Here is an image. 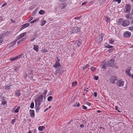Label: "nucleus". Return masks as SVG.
I'll return each mask as SVG.
<instances>
[{
	"label": "nucleus",
	"instance_id": "f257e3e1",
	"mask_svg": "<svg viewBox=\"0 0 133 133\" xmlns=\"http://www.w3.org/2000/svg\"><path fill=\"white\" fill-rule=\"evenodd\" d=\"M131 5L129 4H126L124 8V13H129L131 10Z\"/></svg>",
	"mask_w": 133,
	"mask_h": 133
},
{
	"label": "nucleus",
	"instance_id": "f03ea898",
	"mask_svg": "<svg viewBox=\"0 0 133 133\" xmlns=\"http://www.w3.org/2000/svg\"><path fill=\"white\" fill-rule=\"evenodd\" d=\"M43 96L40 95L37 99L35 100V103L37 104H41V103L43 101Z\"/></svg>",
	"mask_w": 133,
	"mask_h": 133
},
{
	"label": "nucleus",
	"instance_id": "7ed1b4c3",
	"mask_svg": "<svg viewBox=\"0 0 133 133\" xmlns=\"http://www.w3.org/2000/svg\"><path fill=\"white\" fill-rule=\"evenodd\" d=\"M114 60L111 59L110 60L106 62V64L107 66L113 67L115 65Z\"/></svg>",
	"mask_w": 133,
	"mask_h": 133
},
{
	"label": "nucleus",
	"instance_id": "20e7f679",
	"mask_svg": "<svg viewBox=\"0 0 133 133\" xmlns=\"http://www.w3.org/2000/svg\"><path fill=\"white\" fill-rule=\"evenodd\" d=\"M124 83V81H122V80H118L116 83V85L118 87L123 86Z\"/></svg>",
	"mask_w": 133,
	"mask_h": 133
},
{
	"label": "nucleus",
	"instance_id": "39448f33",
	"mask_svg": "<svg viewBox=\"0 0 133 133\" xmlns=\"http://www.w3.org/2000/svg\"><path fill=\"white\" fill-rule=\"evenodd\" d=\"M103 34H101L100 35L98 36L96 39V41L98 43H101V41H102L103 38Z\"/></svg>",
	"mask_w": 133,
	"mask_h": 133
},
{
	"label": "nucleus",
	"instance_id": "423d86ee",
	"mask_svg": "<svg viewBox=\"0 0 133 133\" xmlns=\"http://www.w3.org/2000/svg\"><path fill=\"white\" fill-rule=\"evenodd\" d=\"M80 29L77 26H75L73 28L72 30V33H76L80 31Z\"/></svg>",
	"mask_w": 133,
	"mask_h": 133
},
{
	"label": "nucleus",
	"instance_id": "0eeeda50",
	"mask_svg": "<svg viewBox=\"0 0 133 133\" xmlns=\"http://www.w3.org/2000/svg\"><path fill=\"white\" fill-rule=\"evenodd\" d=\"M117 77L115 76H112L110 79V82L112 84L114 83H115V81L117 80Z\"/></svg>",
	"mask_w": 133,
	"mask_h": 133
},
{
	"label": "nucleus",
	"instance_id": "6e6552de",
	"mask_svg": "<svg viewBox=\"0 0 133 133\" xmlns=\"http://www.w3.org/2000/svg\"><path fill=\"white\" fill-rule=\"evenodd\" d=\"M26 34V32L20 34L17 37H16V40L17 41L19 40V39L22 38Z\"/></svg>",
	"mask_w": 133,
	"mask_h": 133
},
{
	"label": "nucleus",
	"instance_id": "1a4fd4ad",
	"mask_svg": "<svg viewBox=\"0 0 133 133\" xmlns=\"http://www.w3.org/2000/svg\"><path fill=\"white\" fill-rule=\"evenodd\" d=\"M129 24V21L127 20H126L123 22L122 25L124 26H128Z\"/></svg>",
	"mask_w": 133,
	"mask_h": 133
},
{
	"label": "nucleus",
	"instance_id": "9d476101",
	"mask_svg": "<svg viewBox=\"0 0 133 133\" xmlns=\"http://www.w3.org/2000/svg\"><path fill=\"white\" fill-rule=\"evenodd\" d=\"M131 35V33L128 31H126L124 33V36L125 38H129Z\"/></svg>",
	"mask_w": 133,
	"mask_h": 133
},
{
	"label": "nucleus",
	"instance_id": "9b49d317",
	"mask_svg": "<svg viewBox=\"0 0 133 133\" xmlns=\"http://www.w3.org/2000/svg\"><path fill=\"white\" fill-rule=\"evenodd\" d=\"M131 69L129 70V69H127L125 71V73L130 77L131 76L132 78H133V74L131 75V74L130 72H131Z\"/></svg>",
	"mask_w": 133,
	"mask_h": 133
},
{
	"label": "nucleus",
	"instance_id": "f8f14e48",
	"mask_svg": "<svg viewBox=\"0 0 133 133\" xmlns=\"http://www.w3.org/2000/svg\"><path fill=\"white\" fill-rule=\"evenodd\" d=\"M40 104H38L35 103V107L36 108V112L38 113L40 110L39 106Z\"/></svg>",
	"mask_w": 133,
	"mask_h": 133
},
{
	"label": "nucleus",
	"instance_id": "ddd939ff",
	"mask_svg": "<svg viewBox=\"0 0 133 133\" xmlns=\"http://www.w3.org/2000/svg\"><path fill=\"white\" fill-rule=\"evenodd\" d=\"M59 6L61 9H64L66 6V4H65L61 3L59 4Z\"/></svg>",
	"mask_w": 133,
	"mask_h": 133
},
{
	"label": "nucleus",
	"instance_id": "4468645a",
	"mask_svg": "<svg viewBox=\"0 0 133 133\" xmlns=\"http://www.w3.org/2000/svg\"><path fill=\"white\" fill-rule=\"evenodd\" d=\"M128 13L125 15V17L127 19H130L132 16L131 14H129V13Z\"/></svg>",
	"mask_w": 133,
	"mask_h": 133
},
{
	"label": "nucleus",
	"instance_id": "2eb2a0df",
	"mask_svg": "<svg viewBox=\"0 0 133 133\" xmlns=\"http://www.w3.org/2000/svg\"><path fill=\"white\" fill-rule=\"evenodd\" d=\"M102 63L101 68L102 69H105L107 68L106 66H107L106 65V63L105 62L103 61Z\"/></svg>",
	"mask_w": 133,
	"mask_h": 133
},
{
	"label": "nucleus",
	"instance_id": "dca6fc26",
	"mask_svg": "<svg viewBox=\"0 0 133 133\" xmlns=\"http://www.w3.org/2000/svg\"><path fill=\"white\" fill-rule=\"evenodd\" d=\"M22 56V55H19L16 56L15 57L10 59L9 60H11V61H15L16 59L20 58Z\"/></svg>",
	"mask_w": 133,
	"mask_h": 133
},
{
	"label": "nucleus",
	"instance_id": "f3484780",
	"mask_svg": "<svg viewBox=\"0 0 133 133\" xmlns=\"http://www.w3.org/2000/svg\"><path fill=\"white\" fill-rule=\"evenodd\" d=\"M29 25L30 24L29 23H26L23 25H22V27L21 28V30H22L24 29L25 28L27 27L28 26H29Z\"/></svg>",
	"mask_w": 133,
	"mask_h": 133
},
{
	"label": "nucleus",
	"instance_id": "a211bd4d",
	"mask_svg": "<svg viewBox=\"0 0 133 133\" xmlns=\"http://www.w3.org/2000/svg\"><path fill=\"white\" fill-rule=\"evenodd\" d=\"M59 60L58 59V61H56L54 65V67L56 68H57L60 65V63L59 62Z\"/></svg>",
	"mask_w": 133,
	"mask_h": 133
},
{
	"label": "nucleus",
	"instance_id": "6ab92c4d",
	"mask_svg": "<svg viewBox=\"0 0 133 133\" xmlns=\"http://www.w3.org/2000/svg\"><path fill=\"white\" fill-rule=\"evenodd\" d=\"M29 111L31 117H34L35 116L34 111V110L30 109Z\"/></svg>",
	"mask_w": 133,
	"mask_h": 133
},
{
	"label": "nucleus",
	"instance_id": "aec40b11",
	"mask_svg": "<svg viewBox=\"0 0 133 133\" xmlns=\"http://www.w3.org/2000/svg\"><path fill=\"white\" fill-rule=\"evenodd\" d=\"M20 91L19 90H17L15 91V95L17 97H18L20 96Z\"/></svg>",
	"mask_w": 133,
	"mask_h": 133
},
{
	"label": "nucleus",
	"instance_id": "412c9836",
	"mask_svg": "<svg viewBox=\"0 0 133 133\" xmlns=\"http://www.w3.org/2000/svg\"><path fill=\"white\" fill-rule=\"evenodd\" d=\"M39 47L37 45H34V49L36 52H38L39 50Z\"/></svg>",
	"mask_w": 133,
	"mask_h": 133
},
{
	"label": "nucleus",
	"instance_id": "4be33fe9",
	"mask_svg": "<svg viewBox=\"0 0 133 133\" xmlns=\"http://www.w3.org/2000/svg\"><path fill=\"white\" fill-rule=\"evenodd\" d=\"M10 33V31L6 32L4 34H3L2 35H3V37H4L5 36H7Z\"/></svg>",
	"mask_w": 133,
	"mask_h": 133
},
{
	"label": "nucleus",
	"instance_id": "5701e85b",
	"mask_svg": "<svg viewBox=\"0 0 133 133\" xmlns=\"http://www.w3.org/2000/svg\"><path fill=\"white\" fill-rule=\"evenodd\" d=\"M17 40H16V41H14L10 43V47H12L14 45L16 44Z\"/></svg>",
	"mask_w": 133,
	"mask_h": 133
},
{
	"label": "nucleus",
	"instance_id": "b1692460",
	"mask_svg": "<svg viewBox=\"0 0 133 133\" xmlns=\"http://www.w3.org/2000/svg\"><path fill=\"white\" fill-rule=\"evenodd\" d=\"M45 129V127L43 126H40L38 128V129L41 131Z\"/></svg>",
	"mask_w": 133,
	"mask_h": 133
},
{
	"label": "nucleus",
	"instance_id": "393cba45",
	"mask_svg": "<svg viewBox=\"0 0 133 133\" xmlns=\"http://www.w3.org/2000/svg\"><path fill=\"white\" fill-rule=\"evenodd\" d=\"M3 35H1L0 36V43H2L3 41Z\"/></svg>",
	"mask_w": 133,
	"mask_h": 133
},
{
	"label": "nucleus",
	"instance_id": "a878e982",
	"mask_svg": "<svg viewBox=\"0 0 133 133\" xmlns=\"http://www.w3.org/2000/svg\"><path fill=\"white\" fill-rule=\"evenodd\" d=\"M45 11H44L41 10L39 11V14H40L43 15L45 13Z\"/></svg>",
	"mask_w": 133,
	"mask_h": 133
},
{
	"label": "nucleus",
	"instance_id": "bb28decb",
	"mask_svg": "<svg viewBox=\"0 0 133 133\" xmlns=\"http://www.w3.org/2000/svg\"><path fill=\"white\" fill-rule=\"evenodd\" d=\"M46 21L45 20L42 21L41 22V25L43 26L46 23Z\"/></svg>",
	"mask_w": 133,
	"mask_h": 133
},
{
	"label": "nucleus",
	"instance_id": "cd10ccee",
	"mask_svg": "<svg viewBox=\"0 0 133 133\" xmlns=\"http://www.w3.org/2000/svg\"><path fill=\"white\" fill-rule=\"evenodd\" d=\"M80 104L78 102H76V103L73 106L74 107L77 106V107H79V106Z\"/></svg>",
	"mask_w": 133,
	"mask_h": 133
},
{
	"label": "nucleus",
	"instance_id": "c85d7f7f",
	"mask_svg": "<svg viewBox=\"0 0 133 133\" xmlns=\"http://www.w3.org/2000/svg\"><path fill=\"white\" fill-rule=\"evenodd\" d=\"M52 97L51 96H49L47 99V100L48 101H51L52 100Z\"/></svg>",
	"mask_w": 133,
	"mask_h": 133
},
{
	"label": "nucleus",
	"instance_id": "c756f323",
	"mask_svg": "<svg viewBox=\"0 0 133 133\" xmlns=\"http://www.w3.org/2000/svg\"><path fill=\"white\" fill-rule=\"evenodd\" d=\"M20 107H18L17 109H16L14 111V112L16 113H17L18 112L19 109H20Z\"/></svg>",
	"mask_w": 133,
	"mask_h": 133
},
{
	"label": "nucleus",
	"instance_id": "7c9ffc66",
	"mask_svg": "<svg viewBox=\"0 0 133 133\" xmlns=\"http://www.w3.org/2000/svg\"><path fill=\"white\" fill-rule=\"evenodd\" d=\"M110 19L107 17H106L105 18V21L107 22H109L110 21Z\"/></svg>",
	"mask_w": 133,
	"mask_h": 133
},
{
	"label": "nucleus",
	"instance_id": "2f4dec72",
	"mask_svg": "<svg viewBox=\"0 0 133 133\" xmlns=\"http://www.w3.org/2000/svg\"><path fill=\"white\" fill-rule=\"evenodd\" d=\"M34 103L33 102H32L30 106V108L31 109H32L34 108Z\"/></svg>",
	"mask_w": 133,
	"mask_h": 133
},
{
	"label": "nucleus",
	"instance_id": "473e14b6",
	"mask_svg": "<svg viewBox=\"0 0 133 133\" xmlns=\"http://www.w3.org/2000/svg\"><path fill=\"white\" fill-rule=\"evenodd\" d=\"M128 29L129 30L133 31V26H130L129 27Z\"/></svg>",
	"mask_w": 133,
	"mask_h": 133
},
{
	"label": "nucleus",
	"instance_id": "72a5a7b5",
	"mask_svg": "<svg viewBox=\"0 0 133 133\" xmlns=\"http://www.w3.org/2000/svg\"><path fill=\"white\" fill-rule=\"evenodd\" d=\"M114 42V41L112 39H110L109 40V42L111 44H113Z\"/></svg>",
	"mask_w": 133,
	"mask_h": 133
},
{
	"label": "nucleus",
	"instance_id": "f704fd0d",
	"mask_svg": "<svg viewBox=\"0 0 133 133\" xmlns=\"http://www.w3.org/2000/svg\"><path fill=\"white\" fill-rule=\"evenodd\" d=\"M77 82L76 81L73 82L72 84V86H74L76 85L77 84Z\"/></svg>",
	"mask_w": 133,
	"mask_h": 133
},
{
	"label": "nucleus",
	"instance_id": "c9c22d12",
	"mask_svg": "<svg viewBox=\"0 0 133 133\" xmlns=\"http://www.w3.org/2000/svg\"><path fill=\"white\" fill-rule=\"evenodd\" d=\"M37 12V11L36 10H35L33 11L32 14V16H34L36 14V12Z\"/></svg>",
	"mask_w": 133,
	"mask_h": 133
},
{
	"label": "nucleus",
	"instance_id": "e433bc0d",
	"mask_svg": "<svg viewBox=\"0 0 133 133\" xmlns=\"http://www.w3.org/2000/svg\"><path fill=\"white\" fill-rule=\"evenodd\" d=\"M89 66L88 64H87L83 68V69L84 70L86 69Z\"/></svg>",
	"mask_w": 133,
	"mask_h": 133
},
{
	"label": "nucleus",
	"instance_id": "4c0bfd02",
	"mask_svg": "<svg viewBox=\"0 0 133 133\" xmlns=\"http://www.w3.org/2000/svg\"><path fill=\"white\" fill-rule=\"evenodd\" d=\"M96 69V68L93 66L91 67L90 68L91 70L92 71L95 70Z\"/></svg>",
	"mask_w": 133,
	"mask_h": 133
},
{
	"label": "nucleus",
	"instance_id": "58836bf2",
	"mask_svg": "<svg viewBox=\"0 0 133 133\" xmlns=\"http://www.w3.org/2000/svg\"><path fill=\"white\" fill-rule=\"evenodd\" d=\"M47 92V91L46 89H45L44 91L43 92V95H46Z\"/></svg>",
	"mask_w": 133,
	"mask_h": 133
},
{
	"label": "nucleus",
	"instance_id": "ea45409f",
	"mask_svg": "<svg viewBox=\"0 0 133 133\" xmlns=\"http://www.w3.org/2000/svg\"><path fill=\"white\" fill-rule=\"evenodd\" d=\"M81 44V42L79 40L78 42L77 43V46L79 47L80 46Z\"/></svg>",
	"mask_w": 133,
	"mask_h": 133
},
{
	"label": "nucleus",
	"instance_id": "a19ab883",
	"mask_svg": "<svg viewBox=\"0 0 133 133\" xmlns=\"http://www.w3.org/2000/svg\"><path fill=\"white\" fill-rule=\"evenodd\" d=\"M33 18L32 17H29V19L28 20V22H30L33 19Z\"/></svg>",
	"mask_w": 133,
	"mask_h": 133
},
{
	"label": "nucleus",
	"instance_id": "79ce46f5",
	"mask_svg": "<svg viewBox=\"0 0 133 133\" xmlns=\"http://www.w3.org/2000/svg\"><path fill=\"white\" fill-rule=\"evenodd\" d=\"M130 20V21L131 23H133V17H132Z\"/></svg>",
	"mask_w": 133,
	"mask_h": 133
},
{
	"label": "nucleus",
	"instance_id": "37998d69",
	"mask_svg": "<svg viewBox=\"0 0 133 133\" xmlns=\"http://www.w3.org/2000/svg\"><path fill=\"white\" fill-rule=\"evenodd\" d=\"M82 107L83 108L84 110H86L87 109V107L84 105H83Z\"/></svg>",
	"mask_w": 133,
	"mask_h": 133
},
{
	"label": "nucleus",
	"instance_id": "c03bdc74",
	"mask_svg": "<svg viewBox=\"0 0 133 133\" xmlns=\"http://www.w3.org/2000/svg\"><path fill=\"white\" fill-rule=\"evenodd\" d=\"M20 68V66H19L17 67H16L15 68V70L17 71Z\"/></svg>",
	"mask_w": 133,
	"mask_h": 133
},
{
	"label": "nucleus",
	"instance_id": "a18cd8bd",
	"mask_svg": "<svg viewBox=\"0 0 133 133\" xmlns=\"http://www.w3.org/2000/svg\"><path fill=\"white\" fill-rule=\"evenodd\" d=\"M6 103V102L5 101H3L2 102V104L4 105Z\"/></svg>",
	"mask_w": 133,
	"mask_h": 133
},
{
	"label": "nucleus",
	"instance_id": "49530a36",
	"mask_svg": "<svg viewBox=\"0 0 133 133\" xmlns=\"http://www.w3.org/2000/svg\"><path fill=\"white\" fill-rule=\"evenodd\" d=\"M84 125L83 124H81L80 125V127L81 128H83L84 127Z\"/></svg>",
	"mask_w": 133,
	"mask_h": 133
},
{
	"label": "nucleus",
	"instance_id": "de8ad7c7",
	"mask_svg": "<svg viewBox=\"0 0 133 133\" xmlns=\"http://www.w3.org/2000/svg\"><path fill=\"white\" fill-rule=\"evenodd\" d=\"M113 47L112 46H111L110 45H108L106 46V47L108 48H112Z\"/></svg>",
	"mask_w": 133,
	"mask_h": 133
},
{
	"label": "nucleus",
	"instance_id": "09e8293b",
	"mask_svg": "<svg viewBox=\"0 0 133 133\" xmlns=\"http://www.w3.org/2000/svg\"><path fill=\"white\" fill-rule=\"evenodd\" d=\"M98 76H95L94 79L95 80H97L98 79Z\"/></svg>",
	"mask_w": 133,
	"mask_h": 133
},
{
	"label": "nucleus",
	"instance_id": "8fccbe9b",
	"mask_svg": "<svg viewBox=\"0 0 133 133\" xmlns=\"http://www.w3.org/2000/svg\"><path fill=\"white\" fill-rule=\"evenodd\" d=\"M94 96L95 97H96L97 96V93L96 92H94Z\"/></svg>",
	"mask_w": 133,
	"mask_h": 133
},
{
	"label": "nucleus",
	"instance_id": "3c124183",
	"mask_svg": "<svg viewBox=\"0 0 133 133\" xmlns=\"http://www.w3.org/2000/svg\"><path fill=\"white\" fill-rule=\"evenodd\" d=\"M16 122L15 120V119H13L12 120V124H14V123L15 122Z\"/></svg>",
	"mask_w": 133,
	"mask_h": 133
},
{
	"label": "nucleus",
	"instance_id": "603ef678",
	"mask_svg": "<svg viewBox=\"0 0 133 133\" xmlns=\"http://www.w3.org/2000/svg\"><path fill=\"white\" fill-rule=\"evenodd\" d=\"M7 4V3L5 2H4V3L3 4L2 6V7H4L5 5H6Z\"/></svg>",
	"mask_w": 133,
	"mask_h": 133
},
{
	"label": "nucleus",
	"instance_id": "864d4df0",
	"mask_svg": "<svg viewBox=\"0 0 133 133\" xmlns=\"http://www.w3.org/2000/svg\"><path fill=\"white\" fill-rule=\"evenodd\" d=\"M25 78L26 79H28L29 78V76L28 75H26L25 76Z\"/></svg>",
	"mask_w": 133,
	"mask_h": 133
},
{
	"label": "nucleus",
	"instance_id": "5fc2aeb1",
	"mask_svg": "<svg viewBox=\"0 0 133 133\" xmlns=\"http://www.w3.org/2000/svg\"><path fill=\"white\" fill-rule=\"evenodd\" d=\"M47 51V50H46L45 49H44L43 50H42V52H46Z\"/></svg>",
	"mask_w": 133,
	"mask_h": 133
},
{
	"label": "nucleus",
	"instance_id": "6e6d98bb",
	"mask_svg": "<svg viewBox=\"0 0 133 133\" xmlns=\"http://www.w3.org/2000/svg\"><path fill=\"white\" fill-rule=\"evenodd\" d=\"M5 89H10V87L9 86H6L5 87Z\"/></svg>",
	"mask_w": 133,
	"mask_h": 133
},
{
	"label": "nucleus",
	"instance_id": "4d7b16f0",
	"mask_svg": "<svg viewBox=\"0 0 133 133\" xmlns=\"http://www.w3.org/2000/svg\"><path fill=\"white\" fill-rule=\"evenodd\" d=\"M26 39V38H23L21 40V41L22 42L25 41Z\"/></svg>",
	"mask_w": 133,
	"mask_h": 133
},
{
	"label": "nucleus",
	"instance_id": "13d9d810",
	"mask_svg": "<svg viewBox=\"0 0 133 133\" xmlns=\"http://www.w3.org/2000/svg\"><path fill=\"white\" fill-rule=\"evenodd\" d=\"M87 2H84L83 3H82V5H85L86 4H87Z\"/></svg>",
	"mask_w": 133,
	"mask_h": 133
},
{
	"label": "nucleus",
	"instance_id": "bf43d9fd",
	"mask_svg": "<svg viewBox=\"0 0 133 133\" xmlns=\"http://www.w3.org/2000/svg\"><path fill=\"white\" fill-rule=\"evenodd\" d=\"M22 42L21 41V40H20V41H18V42H17V44H20V43H22Z\"/></svg>",
	"mask_w": 133,
	"mask_h": 133
},
{
	"label": "nucleus",
	"instance_id": "052dcab7",
	"mask_svg": "<svg viewBox=\"0 0 133 133\" xmlns=\"http://www.w3.org/2000/svg\"><path fill=\"white\" fill-rule=\"evenodd\" d=\"M115 1H116V2L117 1L118 3H119L121 2V0H115Z\"/></svg>",
	"mask_w": 133,
	"mask_h": 133
},
{
	"label": "nucleus",
	"instance_id": "680f3d73",
	"mask_svg": "<svg viewBox=\"0 0 133 133\" xmlns=\"http://www.w3.org/2000/svg\"><path fill=\"white\" fill-rule=\"evenodd\" d=\"M87 105L89 106H90L91 105V104L90 103L88 102H87Z\"/></svg>",
	"mask_w": 133,
	"mask_h": 133
},
{
	"label": "nucleus",
	"instance_id": "e2e57ef3",
	"mask_svg": "<svg viewBox=\"0 0 133 133\" xmlns=\"http://www.w3.org/2000/svg\"><path fill=\"white\" fill-rule=\"evenodd\" d=\"M80 18V17H76L74 18V19H78Z\"/></svg>",
	"mask_w": 133,
	"mask_h": 133
},
{
	"label": "nucleus",
	"instance_id": "0e129e2a",
	"mask_svg": "<svg viewBox=\"0 0 133 133\" xmlns=\"http://www.w3.org/2000/svg\"><path fill=\"white\" fill-rule=\"evenodd\" d=\"M38 19H36L34 20V21H35V22H37L38 21Z\"/></svg>",
	"mask_w": 133,
	"mask_h": 133
},
{
	"label": "nucleus",
	"instance_id": "69168bd1",
	"mask_svg": "<svg viewBox=\"0 0 133 133\" xmlns=\"http://www.w3.org/2000/svg\"><path fill=\"white\" fill-rule=\"evenodd\" d=\"M35 39V38H34L33 39H31V40H30V41H34Z\"/></svg>",
	"mask_w": 133,
	"mask_h": 133
},
{
	"label": "nucleus",
	"instance_id": "338daca9",
	"mask_svg": "<svg viewBox=\"0 0 133 133\" xmlns=\"http://www.w3.org/2000/svg\"><path fill=\"white\" fill-rule=\"evenodd\" d=\"M35 21H34V20H33L31 22H30V23H35Z\"/></svg>",
	"mask_w": 133,
	"mask_h": 133
},
{
	"label": "nucleus",
	"instance_id": "774afa93",
	"mask_svg": "<svg viewBox=\"0 0 133 133\" xmlns=\"http://www.w3.org/2000/svg\"><path fill=\"white\" fill-rule=\"evenodd\" d=\"M43 96V97L44 98H45L46 96V95H42Z\"/></svg>",
	"mask_w": 133,
	"mask_h": 133
}]
</instances>
